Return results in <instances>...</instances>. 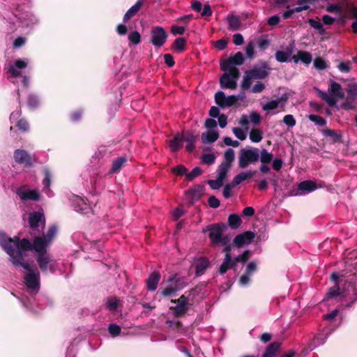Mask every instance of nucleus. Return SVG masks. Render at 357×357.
Wrapping results in <instances>:
<instances>
[{
    "label": "nucleus",
    "instance_id": "6",
    "mask_svg": "<svg viewBox=\"0 0 357 357\" xmlns=\"http://www.w3.org/2000/svg\"><path fill=\"white\" fill-rule=\"evenodd\" d=\"M259 158V151L257 148L241 149L238 155V166L246 168L249 165L256 163Z\"/></svg>",
    "mask_w": 357,
    "mask_h": 357
},
{
    "label": "nucleus",
    "instance_id": "44",
    "mask_svg": "<svg viewBox=\"0 0 357 357\" xmlns=\"http://www.w3.org/2000/svg\"><path fill=\"white\" fill-rule=\"evenodd\" d=\"M216 156L214 153H205L202 156V162L204 164L211 165L215 161Z\"/></svg>",
    "mask_w": 357,
    "mask_h": 357
},
{
    "label": "nucleus",
    "instance_id": "49",
    "mask_svg": "<svg viewBox=\"0 0 357 357\" xmlns=\"http://www.w3.org/2000/svg\"><path fill=\"white\" fill-rule=\"evenodd\" d=\"M128 40L135 45H137L141 41V35L138 31H132L128 35Z\"/></svg>",
    "mask_w": 357,
    "mask_h": 357
},
{
    "label": "nucleus",
    "instance_id": "1",
    "mask_svg": "<svg viewBox=\"0 0 357 357\" xmlns=\"http://www.w3.org/2000/svg\"><path fill=\"white\" fill-rule=\"evenodd\" d=\"M0 238H4V243H7L8 246L13 248L15 254L20 252L23 259H24L27 251L33 250L36 252L38 254L36 258V261L42 271H50L54 273L57 269L58 264L56 261L50 258V255L47 252V248L45 243L42 242L40 236L34 238L33 243L27 238L20 240L16 236L11 238L3 232H0Z\"/></svg>",
    "mask_w": 357,
    "mask_h": 357
},
{
    "label": "nucleus",
    "instance_id": "9",
    "mask_svg": "<svg viewBox=\"0 0 357 357\" xmlns=\"http://www.w3.org/2000/svg\"><path fill=\"white\" fill-rule=\"evenodd\" d=\"M163 285L160 292L164 296H174L185 287V284L181 282V278L176 275L168 278L165 282H163Z\"/></svg>",
    "mask_w": 357,
    "mask_h": 357
},
{
    "label": "nucleus",
    "instance_id": "18",
    "mask_svg": "<svg viewBox=\"0 0 357 357\" xmlns=\"http://www.w3.org/2000/svg\"><path fill=\"white\" fill-rule=\"evenodd\" d=\"M14 158L18 163L23 164L26 167L31 166L36 161V158L31 157L26 151L17 149L14 152Z\"/></svg>",
    "mask_w": 357,
    "mask_h": 357
},
{
    "label": "nucleus",
    "instance_id": "48",
    "mask_svg": "<svg viewBox=\"0 0 357 357\" xmlns=\"http://www.w3.org/2000/svg\"><path fill=\"white\" fill-rule=\"evenodd\" d=\"M232 132L238 139L243 141L246 139V132H248L246 130H243L240 128H234Z\"/></svg>",
    "mask_w": 357,
    "mask_h": 357
},
{
    "label": "nucleus",
    "instance_id": "4",
    "mask_svg": "<svg viewBox=\"0 0 357 357\" xmlns=\"http://www.w3.org/2000/svg\"><path fill=\"white\" fill-rule=\"evenodd\" d=\"M224 229V225L213 224L203 228L202 231L204 233L208 231V237L213 246H217L219 244L227 245L229 238L228 236H223Z\"/></svg>",
    "mask_w": 357,
    "mask_h": 357
},
{
    "label": "nucleus",
    "instance_id": "59",
    "mask_svg": "<svg viewBox=\"0 0 357 357\" xmlns=\"http://www.w3.org/2000/svg\"><path fill=\"white\" fill-rule=\"evenodd\" d=\"M208 183L213 190H218L222 185L223 181L216 178L215 180H208Z\"/></svg>",
    "mask_w": 357,
    "mask_h": 357
},
{
    "label": "nucleus",
    "instance_id": "16",
    "mask_svg": "<svg viewBox=\"0 0 357 357\" xmlns=\"http://www.w3.org/2000/svg\"><path fill=\"white\" fill-rule=\"evenodd\" d=\"M72 206L75 211L84 214L93 211L91 205L86 202V200L78 196H74Z\"/></svg>",
    "mask_w": 357,
    "mask_h": 357
},
{
    "label": "nucleus",
    "instance_id": "47",
    "mask_svg": "<svg viewBox=\"0 0 357 357\" xmlns=\"http://www.w3.org/2000/svg\"><path fill=\"white\" fill-rule=\"evenodd\" d=\"M357 98V84H350L347 91V100Z\"/></svg>",
    "mask_w": 357,
    "mask_h": 357
},
{
    "label": "nucleus",
    "instance_id": "53",
    "mask_svg": "<svg viewBox=\"0 0 357 357\" xmlns=\"http://www.w3.org/2000/svg\"><path fill=\"white\" fill-rule=\"evenodd\" d=\"M283 122L285 125L290 128L294 127L296 123V119L291 114L285 115L283 118Z\"/></svg>",
    "mask_w": 357,
    "mask_h": 357
},
{
    "label": "nucleus",
    "instance_id": "29",
    "mask_svg": "<svg viewBox=\"0 0 357 357\" xmlns=\"http://www.w3.org/2000/svg\"><path fill=\"white\" fill-rule=\"evenodd\" d=\"M283 98L282 97L281 98L279 99L269 100L267 102L262 105V109L263 110L269 113L271 111L278 108ZM284 100L285 101L286 99H284Z\"/></svg>",
    "mask_w": 357,
    "mask_h": 357
},
{
    "label": "nucleus",
    "instance_id": "5",
    "mask_svg": "<svg viewBox=\"0 0 357 357\" xmlns=\"http://www.w3.org/2000/svg\"><path fill=\"white\" fill-rule=\"evenodd\" d=\"M4 18L8 20L10 23L15 24L17 22H20L23 26H28L31 24H33L36 20L35 17L29 13L22 10H20L17 8L12 11L11 13H4Z\"/></svg>",
    "mask_w": 357,
    "mask_h": 357
},
{
    "label": "nucleus",
    "instance_id": "38",
    "mask_svg": "<svg viewBox=\"0 0 357 357\" xmlns=\"http://www.w3.org/2000/svg\"><path fill=\"white\" fill-rule=\"evenodd\" d=\"M263 139V132L258 128H252L250 132V139L254 143H258Z\"/></svg>",
    "mask_w": 357,
    "mask_h": 357
},
{
    "label": "nucleus",
    "instance_id": "34",
    "mask_svg": "<svg viewBox=\"0 0 357 357\" xmlns=\"http://www.w3.org/2000/svg\"><path fill=\"white\" fill-rule=\"evenodd\" d=\"M280 344L278 342L271 344L266 349L263 357H275Z\"/></svg>",
    "mask_w": 357,
    "mask_h": 357
},
{
    "label": "nucleus",
    "instance_id": "40",
    "mask_svg": "<svg viewBox=\"0 0 357 357\" xmlns=\"http://www.w3.org/2000/svg\"><path fill=\"white\" fill-rule=\"evenodd\" d=\"M229 169L230 167H228V165L220 164L217 170V178L220 179V181H224L227 176Z\"/></svg>",
    "mask_w": 357,
    "mask_h": 357
},
{
    "label": "nucleus",
    "instance_id": "62",
    "mask_svg": "<svg viewBox=\"0 0 357 357\" xmlns=\"http://www.w3.org/2000/svg\"><path fill=\"white\" fill-rule=\"evenodd\" d=\"M238 123L245 128L246 131L248 130L249 117L246 114H243L238 120Z\"/></svg>",
    "mask_w": 357,
    "mask_h": 357
},
{
    "label": "nucleus",
    "instance_id": "41",
    "mask_svg": "<svg viewBox=\"0 0 357 357\" xmlns=\"http://www.w3.org/2000/svg\"><path fill=\"white\" fill-rule=\"evenodd\" d=\"M291 55V51H277L275 53V59L278 61L283 63L288 61Z\"/></svg>",
    "mask_w": 357,
    "mask_h": 357
},
{
    "label": "nucleus",
    "instance_id": "17",
    "mask_svg": "<svg viewBox=\"0 0 357 357\" xmlns=\"http://www.w3.org/2000/svg\"><path fill=\"white\" fill-rule=\"evenodd\" d=\"M171 302L176 304L174 308V314L175 316L183 315L189 308L188 299L184 295L180 296L177 300H172Z\"/></svg>",
    "mask_w": 357,
    "mask_h": 357
},
{
    "label": "nucleus",
    "instance_id": "22",
    "mask_svg": "<svg viewBox=\"0 0 357 357\" xmlns=\"http://www.w3.org/2000/svg\"><path fill=\"white\" fill-rule=\"evenodd\" d=\"M317 188L316 183L312 181H304L301 182L298 185V189L300 191V195H305L308 194Z\"/></svg>",
    "mask_w": 357,
    "mask_h": 357
},
{
    "label": "nucleus",
    "instance_id": "7",
    "mask_svg": "<svg viewBox=\"0 0 357 357\" xmlns=\"http://www.w3.org/2000/svg\"><path fill=\"white\" fill-rule=\"evenodd\" d=\"M224 73L220 78V84L222 89H235L237 86V80L239 77L238 68L221 69Z\"/></svg>",
    "mask_w": 357,
    "mask_h": 357
},
{
    "label": "nucleus",
    "instance_id": "24",
    "mask_svg": "<svg viewBox=\"0 0 357 357\" xmlns=\"http://www.w3.org/2000/svg\"><path fill=\"white\" fill-rule=\"evenodd\" d=\"M160 279V274L159 272H153L146 280L147 288L150 291H155L157 289L158 284Z\"/></svg>",
    "mask_w": 357,
    "mask_h": 357
},
{
    "label": "nucleus",
    "instance_id": "10",
    "mask_svg": "<svg viewBox=\"0 0 357 357\" xmlns=\"http://www.w3.org/2000/svg\"><path fill=\"white\" fill-rule=\"evenodd\" d=\"M249 251H245L243 254L239 255L234 259H232L231 256H225L219 268L220 273H225L228 269L234 267L238 262H245L249 258Z\"/></svg>",
    "mask_w": 357,
    "mask_h": 357
},
{
    "label": "nucleus",
    "instance_id": "23",
    "mask_svg": "<svg viewBox=\"0 0 357 357\" xmlns=\"http://www.w3.org/2000/svg\"><path fill=\"white\" fill-rule=\"evenodd\" d=\"M184 141V135L181 133H177L174 137L169 141L170 150L172 152L177 151L183 146Z\"/></svg>",
    "mask_w": 357,
    "mask_h": 357
},
{
    "label": "nucleus",
    "instance_id": "46",
    "mask_svg": "<svg viewBox=\"0 0 357 357\" xmlns=\"http://www.w3.org/2000/svg\"><path fill=\"white\" fill-rule=\"evenodd\" d=\"M186 41L183 38H177L174 40V46L178 52H183L185 49Z\"/></svg>",
    "mask_w": 357,
    "mask_h": 357
},
{
    "label": "nucleus",
    "instance_id": "13",
    "mask_svg": "<svg viewBox=\"0 0 357 357\" xmlns=\"http://www.w3.org/2000/svg\"><path fill=\"white\" fill-rule=\"evenodd\" d=\"M28 66L27 59H17L15 62H9L6 68V73L10 74L13 77L22 75L21 70Z\"/></svg>",
    "mask_w": 357,
    "mask_h": 357
},
{
    "label": "nucleus",
    "instance_id": "19",
    "mask_svg": "<svg viewBox=\"0 0 357 357\" xmlns=\"http://www.w3.org/2000/svg\"><path fill=\"white\" fill-rule=\"evenodd\" d=\"M255 238V233L247 231L238 234L234 239L233 243L237 248H241L243 245H249Z\"/></svg>",
    "mask_w": 357,
    "mask_h": 357
},
{
    "label": "nucleus",
    "instance_id": "56",
    "mask_svg": "<svg viewBox=\"0 0 357 357\" xmlns=\"http://www.w3.org/2000/svg\"><path fill=\"white\" fill-rule=\"evenodd\" d=\"M185 31V26L173 24L171 26V32L173 35H182Z\"/></svg>",
    "mask_w": 357,
    "mask_h": 357
},
{
    "label": "nucleus",
    "instance_id": "35",
    "mask_svg": "<svg viewBox=\"0 0 357 357\" xmlns=\"http://www.w3.org/2000/svg\"><path fill=\"white\" fill-rule=\"evenodd\" d=\"M241 223V219L237 214H231L228 218V224L231 229H238Z\"/></svg>",
    "mask_w": 357,
    "mask_h": 357
},
{
    "label": "nucleus",
    "instance_id": "30",
    "mask_svg": "<svg viewBox=\"0 0 357 357\" xmlns=\"http://www.w3.org/2000/svg\"><path fill=\"white\" fill-rule=\"evenodd\" d=\"M57 232V228L56 226H52L48 229V231L47 234L45 236L44 238H41V241L43 243H45V247L47 248L52 241V239L54 238Z\"/></svg>",
    "mask_w": 357,
    "mask_h": 357
},
{
    "label": "nucleus",
    "instance_id": "43",
    "mask_svg": "<svg viewBox=\"0 0 357 357\" xmlns=\"http://www.w3.org/2000/svg\"><path fill=\"white\" fill-rule=\"evenodd\" d=\"M308 119H309V120H310L312 122L314 123L317 126H323L326 125V120L319 115L310 114L308 116Z\"/></svg>",
    "mask_w": 357,
    "mask_h": 357
},
{
    "label": "nucleus",
    "instance_id": "54",
    "mask_svg": "<svg viewBox=\"0 0 357 357\" xmlns=\"http://www.w3.org/2000/svg\"><path fill=\"white\" fill-rule=\"evenodd\" d=\"M308 23L312 27H313L314 29L317 30L320 33L324 32L323 26L319 20L310 19Z\"/></svg>",
    "mask_w": 357,
    "mask_h": 357
},
{
    "label": "nucleus",
    "instance_id": "42",
    "mask_svg": "<svg viewBox=\"0 0 357 357\" xmlns=\"http://www.w3.org/2000/svg\"><path fill=\"white\" fill-rule=\"evenodd\" d=\"M259 157L261 163H269L273 159L272 153L268 152L266 149H263L261 151Z\"/></svg>",
    "mask_w": 357,
    "mask_h": 357
},
{
    "label": "nucleus",
    "instance_id": "63",
    "mask_svg": "<svg viewBox=\"0 0 357 357\" xmlns=\"http://www.w3.org/2000/svg\"><path fill=\"white\" fill-rule=\"evenodd\" d=\"M223 142L227 146H231L232 147H238L239 146V142L237 140H233L229 137H224Z\"/></svg>",
    "mask_w": 357,
    "mask_h": 357
},
{
    "label": "nucleus",
    "instance_id": "25",
    "mask_svg": "<svg viewBox=\"0 0 357 357\" xmlns=\"http://www.w3.org/2000/svg\"><path fill=\"white\" fill-rule=\"evenodd\" d=\"M201 137L203 143H212L218 139L219 133L216 130H208L206 132H203Z\"/></svg>",
    "mask_w": 357,
    "mask_h": 357
},
{
    "label": "nucleus",
    "instance_id": "3",
    "mask_svg": "<svg viewBox=\"0 0 357 357\" xmlns=\"http://www.w3.org/2000/svg\"><path fill=\"white\" fill-rule=\"evenodd\" d=\"M314 89L317 91L318 96L330 106L335 105L339 100L343 98L344 95L341 85L335 82H331L328 88V93L317 87H314Z\"/></svg>",
    "mask_w": 357,
    "mask_h": 357
},
{
    "label": "nucleus",
    "instance_id": "52",
    "mask_svg": "<svg viewBox=\"0 0 357 357\" xmlns=\"http://www.w3.org/2000/svg\"><path fill=\"white\" fill-rule=\"evenodd\" d=\"M202 174V169L199 167H195L190 173L186 174L188 181H192Z\"/></svg>",
    "mask_w": 357,
    "mask_h": 357
},
{
    "label": "nucleus",
    "instance_id": "12",
    "mask_svg": "<svg viewBox=\"0 0 357 357\" xmlns=\"http://www.w3.org/2000/svg\"><path fill=\"white\" fill-rule=\"evenodd\" d=\"M167 33L162 26H157L152 28L151 31V42L158 47H162L166 42Z\"/></svg>",
    "mask_w": 357,
    "mask_h": 357
},
{
    "label": "nucleus",
    "instance_id": "61",
    "mask_svg": "<svg viewBox=\"0 0 357 357\" xmlns=\"http://www.w3.org/2000/svg\"><path fill=\"white\" fill-rule=\"evenodd\" d=\"M118 300L116 298H110L107 302V307L110 310H114L117 307Z\"/></svg>",
    "mask_w": 357,
    "mask_h": 357
},
{
    "label": "nucleus",
    "instance_id": "51",
    "mask_svg": "<svg viewBox=\"0 0 357 357\" xmlns=\"http://www.w3.org/2000/svg\"><path fill=\"white\" fill-rule=\"evenodd\" d=\"M245 54L247 57L252 59L255 54V45L253 42H249L245 47Z\"/></svg>",
    "mask_w": 357,
    "mask_h": 357
},
{
    "label": "nucleus",
    "instance_id": "14",
    "mask_svg": "<svg viewBox=\"0 0 357 357\" xmlns=\"http://www.w3.org/2000/svg\"><path fill=\"white\" fill-rule=\"evenodd\" d=\"M29 223L33 229L40 228L43 230L45 225V218L43 211H35L30 213L29 217Z\"/></svg>",
    "mask_w": 357,
    "mask_h": 357
},
{
    "label": "nucleus",
    "instance_id": "26",
    "mask_svg": "<svg viewBox=\"0 0 357 357\" xmlns=\"http://www.w3.org/2000/svg\"><path fill=\"white\" fill-rule=\"evenodd\" d=\"M143 0H138L124 15L123 21L126 22L132 16H134L141 8Z\"/></svg>",
    "mask_w": 357,
    "mask_h": 357
},
{
    "label": "nucleus",
    "instance_id": "39",
    "mask_svg": "<svg viewBox=\"0 0 357 357\" xmlns=\"http://www.w3.org/2000/svg\"><path fill=\"white\" fill-rule=\"evenodd\" d=\"M195 136L191 133L188 132L185 135H184V141L186 142V149L188 151H192L195 149Z\"/></svg>",
    "mask_w": 357,
    "mask_h": 357
},
{
    "label": "nucleus",
    "instance_id": "50",
    "mask_svg": "<svg viewBox=\"0 0 357 357\" xmlns=\"http://www.w3.org/2000/svg\"><path fill=\"white\" fill-rule=\"evenodd\" d=\"M314 66L318 70H324L328 67L326 61L321 57H317L314 59Z\"/></svg>",
    "mask_w": 357,
    "mask_h": 357
},
{
    "label": "nucleus",
    "instance_id": "28",
    "mask_svg": "<svg viewBox=\"0 0 357 357\" xmlns=\"http://www.w3.org/2000/svg\"><path fill=\"white\" fill-rule=\"evenodd\" d=\"M298 61L308 65L312 61V54L307 52L299 51L297 54V56L294 57V61L295 63H298Z\"/></svg>",
    "mask_w": 357,
    "mask_h": 357
},
{
    "label": "nucleus",
    "instance_id": "2",
    "mask_svg": "<svg viewBox=\"0 0 357 357\" xmlns=\"http://www.w3.org/2000/svg\"><path fill=\"white\" fill-rule=\"evenodd\" d=\"M4 238H0V245L6 251L9 256V260L16 267H22L29 271L24 275V284L33 292L36 294L40 289V273L38 270L33 269L31 264L23 259V256L20 252L15 254V250L7 243H4Z\"/></svg>",
    "mask_w": 357,
    "mask_h": 357
},
{
    "label": "nucleus",
    "instance_id": "36",
    "mask_svg": "<svg viewBox=\"0 0 357 357\" xmlns=\"http://www.w3.org/2000/svg\"><path fill=\"white\" fill-rule=\"evenodd\" d=\"M235 158L234 151L232 149H228L226 150L224 154V161L221 163L222 165H227L231 167L232 162Z\"/></svg>",
    "mask_w": 357,
    "mask_h": 357
},
{
    "label": "nucleus",
    "instance_id": "31",
    "mask_svg": "<svg viewBox=\"0 0 357 357\" xmlns=\"http://www.w3.org/2000/svg\"><path fill=\"white\" fill-rule=\"evenodd\" d=\"M127 158L126 157H119L112 162V168L109 173H116L120 171L123 165L126 162Z\"/></svg>",
    "mask_w": 357,
    "mask_h": 357
},
{
    "label": "nucleus",
    "instance_id": "55",
    "mask_svg": "<svg viewBox=\"0 0 357 357\" xmlns=\"http://www.w3.org/2000/svg\"><path fill=\"white\" fill-rule=\"evenodd\" d=\"M261 116L257 112L253 111L250 114L249 120L253 124H255V125L259 124L261 121Z\"/></svg>",
    "mask_w": 357,
    "mask_h": 357
},
{
    "label": "nucleus",
    "instance_id": "20",
    "mask_svg": "<svg viewBox=\"0 0 357 357\" xmlns=\"http://www.w3.org/2000/svg\"><path fill=\"white\" fill-rule=\"evenodd\" d=\"M244 62V57L243 53L241 52H236L232 57L226 59L221 62V69L237 68L235 65H241Z\"/></svg>",
    "mask_w": 357,
    "mask_h": 357
},
{
    "label": "nucleus",
    "instance_id": "32",
    "mask_svg": "<svg viewBox=\"0 0 357 357\" xmlns=\"http://www.w3.org/2000/svg\"><path fill=\"white\" fill-rule=\"evenodd\" d=\"M44 172H45V178L43 181V185L44 186V191L48 197H51L52 195V192L50 189V185L51 184L50 172L47 169H45Z\"/></svg>",
    "mask_w": 357,
    "mask_h": 357
},
{
    "label": "nucleus",
    "instance_id": "45",
    "mask_svg": "<svg viewBox=\"0 0 357 357\" xmlns=\"http://www.w3.org/2000/svg\"><path fill=\"white\" fill-rule=\"evenodd\" d=\"M310 0H298L297 4L298 6L294 8L296 13H300L307 10L310 8L309 3Z\"/></svg>",
    "mask_w": 357,
    "mask_h": 357
},
{
    "label": "nucleus",
    "instance_id": "21",
    "mask_svg": "<svg viewBox=\"0 0 357 357\" xmlns=\"http://www.w3.org/2000/svg\"><path fill=\"white\" fill-rule=\"evenodd\" d=\"M215 102L222 107H230L237 100L235 96H226L222 91H218L215 95Z\"/></svg>",
    "mask_w": 357,
    "mask_h": 357
},
{
    "label": "nucleus",
    "instance_id": "37",
    "mask_svg": "<svg viewBox=\"0 0 357 357\" xmlns=\"http://www.w3.org/2000/svg\"><path fill=\"white\" fill-rule=\"evenodd\" d=\"M208 261L206 259H199L196 264V274L197 275L203 274L204 271L208 267Z\"/></svg>",
    "mask_w": 357,
    "mask_h": 357
},
{
    "label": "nucleus",
    "instance_id": "60",
    "mask_svg": "<svg viewBox=\"0 0 357 357\" xmlns=\"http://www.w3.org/2000/svg\"><path fill=\"white\" fill-rule=\"evenodd\" d=\"M39 100L36 96L31 95L29 96L27 104L29 107L34 108L38 105Z\"/></svg>",
    "mask_w": 357,
    "mask_h": 357
},
{
    "label": "nucleus",
    "instance_id": "64",
    "mask_svg": "<svg viewBox=\"0 0 357 357\" xmlns=\"http://www.w3.org/2000/svg\"><path fill=\"white\" fill-rule=\"evenodd\" d=\"M208 202L209 206L213 208H216L220 206V201L215 196H211L208 198Z\"/></svg>",
    "mask_w": 357,
    "mask_h": 357
},
{
    "label": "nucleus",
    "instance_id": "27",
    "mask_svg": "<svg viewBox=\"0 0 357 357\" xmlns=\"http://www.w3.org/2000/svg\"><path fill=\"white\" fill-rule=\"evenodd\" d=\"M255 171L250 170L237 174L233 179V185H237L240 184L241 182L245 181L246 179L252 177L255 175Z\"/></svg>",
    "mask_w": 357,
    "mask_h": 357
},
{
    "label": "nucleus",
    "instance_id": "8",
    "mask_svg": "<svg viewBox=\"0 0 357 357\" xmlns=\"http://www.w3.org/2000/svg\"><path fill=\"white\" fill-rule=\"evenodd\" d=\"M268 75V72L264 67H254L245 73L242 82V88L248 89L251 86V81L264 79Z\"/></svg>",
    "mask_w": 357,
    "mask_h": 357
},
{
    "label": "nucleus",
    "instance_id": "33",
    "mask_svg": "<svg viewBox=\"0 0 357 357\" xmlns=\"http://www.w3.org/2000/svg\"><path fill=\"white\" fill-rule=\"evenodd\" d=\"M227 20L228 24V29L229 30L234 31L240 28L241 22L238 17L234 15L228 16Z\"/></svg>",
    "mask_w": 357,
    "mask_h": 357
},
{
    "label": "nucleus",
    "instance_id": "11",
    "mask_svg": "<svg viewBox=\"0 0 357 357\" xmlns=\"http://www.w3.org/2000/svg\"><path fill=\"white\" fill-rule=\"evenodd\" d=\"M331 278L335 282V286L330 288L325 299H337L339 296H344L345 295L343 291H340V284L346 282L344 277L342 275H339L336 273H333L331 275Z\"/></svg>",
    "mask_w": 357,
    "mask_h": 357
},
{
    "label": "nucleus",
    "instance_id": "57",
    "mask_svg": "<svg viewBox=\"0 0 357 357\" xmlns=\"http://www.w3.org/2000/svg\"><path fill=\"white\" fill-rule=\"evenodd\" d=\"M351 63L349 61L341 62L338 64L337 68L342 73H349L351 70Z\"/></svg>",
    "mask_w": 357,
    "mask_h": 357
},
{
    "label": "nucleus",
    "instance_id": "58",
    "mask_svg": "<svg viewBox=\"0 0 357 357\" xmlns=\"http://www.w3.org/2000/svg\"><path fill=\"white\" fill-rule=\"evenodd\" d=\"M109 332L112 336H117L121 333V328L117 324H110L109 326Z\"/></svg>",
    "mask_w": 357,
    "mask_h": 357
},
{
    "label": "nucleus",
    "instance_id": "15",
    "mask_svg": "<svg viewBox=\"0 0 357 357\" xmlns=\"http://www.w3.org/2000/svg\"><path fill=\"white\" fill-rule=\"evenodd\" d=\"M17 194L22 200L38 201L40 198V195L37 190H31L25 185L19 188Z\"/></svg>",
    "mask_w": 357,
    "mask_h": 357
}]
</instances>
